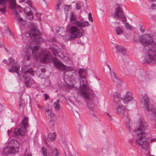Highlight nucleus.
<instances>
[{
  "label": "nucleus",
  "mask_w": 156,
  "mask_h": 156,
  "mask_svg": "<svg viewBox=\"0 0 156 156\" xmlns=\"http://www.w3.org/2000/svg\"><path fill=\"white\" fill-rule=\"evenodd\" d=\"M26 9L27 10H30V8L28 7H26ZM26 18L27 19L30 20H32L33 19V16L32 13L30 11L26 12Z\"/></svg>",
  "instance_id": "nucleus-26"
},
{
  "label": "nucleus",
  "mask_w": 156,
  "mask_h": 156,
  "mask_svg": "<svg viewBox=\"0 0 156 156\" xmlns=\"http://www.w3.org/2000/svg\"><path fill=\"white\" fill-rule=\"evenodd\" d=\"M141 105L143 107H145L147 110L149 112L152 111V108L150 107L148 97L147 95L144 94L143 98L140 100Z\"/></svg>",
  "instance_id": "nucleus-9"
},
{
  "label": "nucleus",
  "mask_w": 156,
  "mask_h": 156,
  "mask_svg": "<svg viewBox=\"0 0 156 156\" xmlns=\"http://www.w3.org/2000/svg\"><path fill=\"white\" fill-rule=\"evenodd\" d=\"M9 144L12 145V147H13L16 150V151H18V147L19 146V144L16 140L12 139L9 142Z\"/></svg>",
  "instance_id": "nucleus-24"
},
{
  "label": "nucleus",
  "mask_w": 156,
  "mask_h": 156,
  "mask_svg": "<svg viewBox=\"0 0 156 156\" xmlns=\"http://www.w3.org/2000/svg\"><path fill=\"white\" fill-rule=\"evenodd\" d=\"M63 7L65 9H66V10L68 11L69 10V7L68 6L66 5H63Z\"/></svg>",
  "instance_id": "nucleus-45"
},
{
  "label": "nucleus",
  "mask_w": 156,
  "mask_h": 156,
  "mask_svg": "<svg viewBox=\"0 0 156 156\" xmlns=\"http://www.w3.org/2000/svg\"><path fill=\"white\" fill-rule=\"evenodd\" d=\"M19 106L20 109L21 108L22 110H23V108L25 106V104L24 100H21L20 102Z\"/></svg>",
  "instance_id": "nucleus-35"
},
{
  "label": "nucleus",
  "mask_w": 156,
  "mask_h": 156,
  "mask_svg": "<svg viewBox=\"0 0 156 156\" xmlns=\"http://www.w3.org/2000/svg\"><path fill=\"white\" fill-rule=\"evenodd\" d=\"M37 107L39 108V109H40L41 108H42V106H41L39 104H37Z\"/></svg>",
  "instance_id": "nucleus-49"
},
{
  "label": "nucleus",
  "mask_w": 156,
  "mask_h": 156,
  "mask_svg": "<svg viewBox=\"0 0 156 156\" xmlns=\"http://www.w3.org/2000/svg\"><path fill=\"white\" fill-rule=\"evenodd\" d=\"M107 66H108V68H109V69L110 68V66L108 64H107Z\"/></svg>",
  "instance_id": "nucleus-56"
},
{
  "label": "nucleus",
  "mask_w": 156,
  "mask_h": 156,
  "mask_svg": "<svg viewBox=\"0 0 156 156\" xmlns=\"http://www.w3.org/2000/svg\"><path fill=\"white\" fill-rule=\"evenodd\" d=\"M139 40L141 43L144 46L145 49L147 51L145 60L148 63H151L156 60V43L151 38V36L146 34L139 37H135L134 41L137 42Z\"/></svg>",
  "instance_id": "nucleus-2"
},
{
  "label": "nucleus",
  "mask_w": 156,
  "mask_h": 156,
  "mask_svg": "<svg viewBox=\"0 0 156 156\" xmlns=\"http://www.w3.org/2000/svg\"><path fill=\"white\" fill-rule=\"evenodd\" d=\"M8 0H0V11L4 14L6 11L5 4Z\"/></svg>",
  "instance_id": "nucleus-19"
},
{
  "label": "nucleus",
  "mask_w": 156,
  "mask_h": 156,
  "mask_svg": "<svg viewBox=\"0 0 156 156\" xmlns=\"http://www.w3.org/2000/svg\"><path fill=\"white\" fill-rule=\"evenodd\" d=\"M140 30L142 32H144L145 31V27L143 26H141L140 28Z\"/></svg>",
  "instance_id": "nucleus-44"
},
{
  "label": "nucleus",
  "mask_w": 156,
  "mask_h": 156,
  "mask_svg": "<svg viewBox=\"0 0 156 156\" xmlns=\"http://www.w3.org/2000/svg\"><path fill=\"white\" fill-rule=\"evenodd\" d=\"M61 2L60 0H58L57 3L56 5L55 9L57 10H58L60 9L59 6L61 5Z\"/></svg>",
  "instance_id": "nucleus-38"
},
{
  "label": "nucleus",
  "mask_w": 156,
  "mask_h": 156,
  "mask_svg": "<svg viewBox=\"0 0 156 156\" xmlns=\"http://www.w3.org/2000/svg\"><path fill=\"white\" fill-rule=\"evenodd\" d=\"M55 139V137H45L44 139L46 144H47L48 142L52 141Z\"/></svg>",
  "instance_id": "nucleus-34"
},
{
  "label": "nucleus",
  "mask_w": 156,
  "mask_h": 156,
  "mask_svg": "<svg viewBox=\"0 0 156 156\" xmlns=\"http://www.w3.org/2000/svg\"><path fill=\"white\" fill-rule=\"evenodd\" d=\"M109 69L110 71V74L111 76V78L113 81L117 83L118 85L120 84L122 82L116 76L115 72L113 71H112L111 68H109Z\"/></svg>",
  "instance_id": "nucleus-15"
},
{
  "label": "nucleus",
  "mask_w": 156,
  "mask_h": 156,
  "mask_svg": "<svg viewBox=\"0 0 156 156\" xmlns=\"http://www.w3.org/2000/svg\"><path fill=\"white\" fill-rule=\"evenodd\" d=\"M115 48L116 50L119 52H121L123 55H126V50L125 48L121 45H117L116 46Z\"/></svg>",
  "instance_id": "nucleus-25"
},
{
  "label": "nucleus",
  "mask_w": 156,
  "mask_h": 156,
  "mask_svg": "<svg viewBox=\"0 0 156 156\" xmlns=\"http://www.w3.org/2000/svg\"><path fill=\"white\" fill-rule=\"evenodd\" d=\"M76 9H80L82 8L81 5V3L80 2H78L76 3Z\"/></svg>",
  "instance_id": "nucleus-39"
},
{
  "label": "nucleus",
  "mask_w": 156,
  "mask_h": 156,
  "mask_svg": "<svg viewBox=\"0 0 156 156\" xmlns=\"http://www.w3.org/2000/svg\"><path fill=\"white\" fill-rule=\"evenodd\" d=\"M56 135L55 132H54L53 133H48V136H56Z\"/></svg>",
  "instance_id": "nucleus-41"
},
{
  "label": "nucleus",
  "mask_w": 156,
  "mask_h": 156,
  "mask_svg": "<svg viewBox=\"0 0 156 156\" xmlns=\"http://www.w3.org/2000/svg\"><path fill=\"white\" fill-rule=\"evenodd\" d=\"M14 12L15 13L14 14L16 15L19 21L20 22L21 24L23 26L25 24V22L23 21V19L20 16L18 12L16 10H15Z\"/></svg>",
  "instance_id": "nucleus-28"
},
{
  "label": "nucleus",
  "mask_w": 156,
  "mask_h": 156,
  "mask_svg": "<svg viewBox=\"0 0 156 156\" xmlns=\"http://www.w3.org/2000/svg\"><path fill=\"white\" fill-rule=\"evenodd\" d=\"M28 117H24V119L22 122V125L23 126L24 128L26 130L27 128L29 126L28 123Z\"/></svg>",
  "instance_id": "nucleus-27"
},
{
  "label": "nucleus",
  "mask_w": 156,
  "mask_h": 156,
  "mask_svg": "<svg viewBox=\"0 0 156 156\" xmlns=\"http://www.w3.org/2000/svg\"><path fill=\"white\" fill-rule=\"evenodd\" d=\"M125 26L127 30H130L131 29V26L128 23H126L125 24Z\"/></svg>",
  "instance_id": "nucleus-40"
},
{
  "label": "nucleus",
  "mask_w": 156,
  "mask_h": 156,
  "mask_svg": "<svg viewBox=\"0 0 156 156\" xmlns=\"http://www.w3.org/2000/svg\"><path fill=\"white\" fill-rule=\"evenodd\" d=\"M55 150L56 151L55 156H60V154H59L57 152L58 150H57V149L56 148H55Z\"/></svg>",
  "instance_id": "nucleus-46"
},
{
  "label": "nucleus",
  "mask_w": 156,
  "mask_h": 156,
  "mask_svg": "<svg viewBox=\"0 0 156 156\" xmlns=\"http://www.w3.org/2000/svg\"><path fill=\"white\" fill-rule=\"evenodd\" d=\"M66 121V117H62L60 119L61 122L64 123Z\"/></svg>",
  "instance_id": "nucleus-43"
},
{
  "label": "nucleus",
  "mask_w": 156,
  "mask_h": 156,
  "mask_svg": "<svg viewBox=\"0 0 156 156\" xmlns=\"http://www.w3.org/2000/svg\"><path fill=\"white\" fill-rule=\"evenodd\" d=\"M13 147H6L3 150V152L4 153L6 154H10L11 153H15L17 151Z\"/></svg>",
  "instance_id": "nucleus-18"
},
{
  "label": "nucleus",
  "mask_w": 156,
  "mask_h": 156,
  "mask_svg": "<svg viewBox=\"0 0 156 156\" xmlns=\"http://www.w3.org/2000/svg\"><path fill=\"white\" fill-rule=\"evenodd\" d=\"M70 20L71 23L79 27L84 28L86 26L88 27L90 25L88 22L85 21L80 22L76 20V16L74 13H72L70 16Z\"/></svg>",
  "instance_id": "nucleus-6"
},
{
  "label": "nucleus",
  "mask_w": 156,
  "mask_h": 156,
  "mask_svg": "<svg viewBox=\"0 0 156 156\" xmlns=\"http://www.w3.org/2000/svg\"><path fill=\"white\" fill-rule=\"evenodd\" d=\"M154 114L156 116V111L154 112Z\"/></svg>",
  "instance_id": "nucleus-60"
},
{
  "label": "nucleus",
  "mask_w": 156,
  "mask_h": 156,
  "mask_svg": "<svg viewBox=\"0 0 156 156\" xmlns=\"http://www.w3.org/2000/svg\"><path fill=\"white\" fill-rule=\"evenodd\" d=\"M69 156H73V155H72L70 154V155H69Z\"/></svg>",
  "instance_id": "nucleus-63"
},
{
  "label": "nucleus",
  "mask_w": 156,
  "mask_h": 156,
  "mask_svg": "<svg viewBox=\"0 0 156 156\" xmlns=\"http://www.w3.org/2000/svg\"><path fill=\"white\" fill-rule=\"evenodd\" d=\"M41 71L44 72L45 71V69L44 68H42L41 69Z\"/></svg>",
  "instance_id": "nucleus-53"
},
{
  "label": "nucleus",
  "mask_w": 156,
  "mask_h": 156,
  "mask_svg": "<svg viewBox=\"0 0 156 156\" xmlns=\"http://www.w3.org/2000/svg\"><path fill=\"white\" fill-rule=\"evenodd\" d=\"M10 130H8V132L9 133V132H10Z\"/></svg>",
  "instance_id": "nucleus-64"
},
{
  "label": "nucleus",
  "mask_w": 156,
  "mask_h": 156,
  "mask_svg": "<svg viewBox=\"0 0 156 156\" xmlns=\"http://www.w3.org/2000/svg\"><path fill=\"white\" fill-rule=\"evenodd\" d=\"M10 3L11 4L12 6H13V8L15 9L16 6V2L15 0H9Z\"/></svg>",
  "instance_id": "nucleus-37"
},
{
  "label": "nucleus",
  "mask_w": 156,
  "mask_h": 156,
  "mask_svg": "<svg viewBox=\"0 0 156 156\" xmlns=\"http://www.w3.org/2000/svg\"><path fill=\"white\" fill-rule=\"evenodd\" d=\"M129 142H132V140H130V141H129Z\"/></svg>",
  "instance_id": "nucleus-62"
},
{
  "label": "nucleus",
  "mask_w": 156,
  "mask_h": 156,
  "mask_svg": "<svg viewBox=\"0 0 156 156\" xmlns=\"http://www.w3.org/2000/svg\"><path fill=\"white\" fill-rule=\"evenodd\" d=\"M54 64L56 68L62 70L69 71L70 70V67L66 66L58 61H54Z\"/></svg>",
  "instance_id": "nucleus-12"
},
{
  "label": "nucleus",
  "mask_w": 156,
  "mask_h": 156,
  "mask_svg": "<svg viewBox=\"0 0 156 156\" xmlns=\"http://www.w3.org/2000/svg\"><path fill=\"white\" fill-rule=\"evenodd\" d=\"M137 127L144 130L147 126V122L143 120H140L136 125Z\"/></svg>",
  "instance_id": "nucleus-20"
},
{
  "label": "nucleus",
  "mask_w": 156,
  "mask_h": 156,
  "mask_svg": "<svg viewBox=\"0 0 156 156\" xmlns=\"http://www.w3.org/2000/svg\"><path fill=\"white\" fill-rule=\"evenodd\" d=\"M41 149L42 152L44 156H53L52 153L47 154V150L45 148L42 147L41 148Z\"/></svg>",
  "instance_id": "nucleus-30"
},
{
  "label": "nucleus",
  "mask_w": 156,
  "mask_h": 156,
  "mask_svg": "<svg viewBox=\"0 0 156 156\" xmlns=\"http://www.w3.org/2000/svg\"><path fill=\"white\" fill-rule=\"evenodd\" d=\"M106 114H107V116H108V115H109V114L108 113H106Z\"/></svg>",
  "instance_id": "nucleus-59"
},
{
  "label": "nucleus",
  "mask_w": 156,
  "mask_h": 156,
  "mask_svg": "<svg viewBox=\"0 0 156 156\" xmlns=\"http://www.w3.org/2000/svg\"><path fill=\"white\" fill-rule=\"evenodd\" d=\"M113 102L115 103L119 102L121 101L120 94L118 92H115L113 94Z\"/></svg>",
  "instance_id": "nucleus-23"
},
{
  "label": "nucleus",
  "mask_w": 156,
  "mask_h": 156,
  "mask_svg": "<svg viewBox=\"0 0 156 156\" xmlns=\"http://www.w3.org/2000/svg\"><path fill=\"white\" fill-rule=\"evenodd\" d=\"M156 140V139H154V138L151 139V142H155Z\"/></svg>",
  "instance_id": "nucleus-50"
},
{
  "label": "nucleus",
  "mask_w": 156,
  "mask_h": 156,
  "mask_svg": "<svg viewBox=\"0 0 156 156\" xmlns=\"http://www.w3.org/2000/svg\"><path fill=\"white\" fill-rule=\"evenodd\" d=\"M4 29L5 30L4 32L5 34H6L7 35H10L11 34V32L10 31L8 27L6 26H4Z\"/></svg>",
  "instance_id": "nucleus-33"
},
{
  "label": "nucleus",
  "mask_w": 156,
  "mask_h": 156,
  "mask_svg": "<svg viewBox=\"0 0 156 156\" xmlns=\"http://www.w3.org/2000/svg\"><path fill=\"white\" fill-rule=\"evenodd\" d=\"M144 130L136 126L134 131V132L135 134L137 136H145L146 135Z\"/></svg>",
  "instance_id": "nucleus-16"
},
{
  "label": "nucleus",
  "mask_w": 156,
  "mask_h": 156,
  "mask_svg": "<svg viewBox=\"0 0 156 156\" xmlns=\"http://www.w3.org/2000/svg\"><path fill=\"white\" fill-rule=\"evenodd\" d=\"M3 63H6V64H7V63L6 62V60L5 59H4L3 61Z\"/></svg>",
  "instance_id": "nucleus-52"
},
{
  "label": "nucleus",
  "mask_w": 156,
  "mask_h": 156,
  "mask_svg": "<svg viewBox=\"0 0 156 156\" xmlns=\"http://www.w3.org/2000/svg\"><path fill=\"white\" fill-rule=\"evenodd\" d=\"M33 27L30 28L26 34V36L29 37L33 41H31L30 46H26L23 49V54L24 59L23 62L24 67L22 68L21 72L24 74L25 77V83L27 87H30L31 85L33 80L31 79L30 76L34 75V72L32 69L30 68L28 69L27 67L30 66L27 64L26 60L29 61L31 57V51H32V55L35 56L36 59H40L41 61L43 62H49L50 61L51 57L48 52L45 53L43 52L40 53L39 52V47L37 44L40 43L41 38L40 37V34L39 31L36 29L35 24H32Z\"/></svg>",
  "instance_id": "nucleus-1"
},
{
  "label": "nucleus",
  "mask_w": 156,
  "mask_h": 156,
  "mask_svg": "<svg viewBox=\"0 0 156 156\" xmlns=\"http://www.w3.org/2000/svg\"><path fill=\"white\" fill-rule=\"evenodd\" d=\"M45 115L46 118L48 119H51L50 121H53L56 119L54 114L51 112V111L49 109H46L45 110Z\"/></svg>",
  "instance_id": "nucleus-14"
},
{
  "label": "nucleus",
  "mask_w": 156,
  "mask_h": 156,
  "mask_svg": "<svg viewBox=\"0 0 156 156\" xmlns=\"http://www.w3.org/2000/svg\"><path fill=\"white\" fill-rule=\"evenodd\" d=\"M133 98L132 93L130 91H127L126 93L123 98H122V101L125 103H127L133 101Z\"/></svg>",
  "instance_id": "nucleus-13"
},
{
  "label": "nucleus",
  "mask_w": 156,
  "mask_h": 156,
  "mask_svg": "<svg viewBox=\"0 0 156 156\" xmlns=\"http://www.w3.org/2000/svg\"><path fill=\"white\" fill-rule=\"evenodd\" d=\"M155 5L153 3L151 5V8L152 9H154V8L155 6Z\"/></svg>",
  "instance_id": "nucleus-48"
},
{
  "label": "nucleus",
  "mask_w": 156,
  "mask_h": 156,
  "mask_svg": "<svg viewBox=\"0 0 156 156\" xmlns=\"http://www.w3.org/2000/svg\"><path fill=\"white\" fill-rule=\"evenodd\" d=\"M56 31L58 34L61 36H63L65 32V29L62 27H59L58 29Z\"/></svg>",
  "instance_id": "nucleus-31"
},
{
  "label": "nucleus",
  "mask_w": 156,
  "mask_h": 156,
  "mask_svg": "<svg viewBox=\"0 0 156 156\" xmlns=\"http://www.w3.org/2000/svg\"><path fill=\"white\" fill-rule=\"evenodd\" d=\"M44 96L45 100H46L48 99L49 96L47 94H44Z\"/></svg>",
  "instance_id": "nucleus-47"
},
{
  "label": "nucleus",
  "mask_w": 156,
  "mask_h": 156,
  "mask_svg": "<svg viewBox=\"0 0 156 156\" xmlns=\"http://www.w3.org/2000/svg\"><path fill=\"white\" fill-rule=\"evenodd\" d=\"M116 32L117 35H120L123 33V30L121 27H117L116 29Z\"/></svg>",
  "instance_id": "nucleus-32"
},
{
  "label": "nucleus",
  "mask_w": 156,
  "mask_h": 156,
  "mask_svg": "<svg viewBox=\"0 0 156 156\" xmlns=\"http://www.w3.org/2000/svg\"><path fill=\"white\" fill-rule=\"evenodd\" d=\"M72 26L69 29V32L71 34L69 36V39H74L76 38L80 37L84 34V30L82 28L78 29L77 27Z\"/></svg>",
  "instance_id": "nucleus-4"
},
{
  "label": "nucleus",
  "mask_w": 156,
  "mask_h": 156,
  "mask_svg": "<svg viewBox=\"0 0 156 156\" xmlns=\"http://www.w3.org/2000/svg\"><path fill=\"white\" fill-rule=\"evenodd\" d=\"M11 65V68L9 69V71L10 72H16L18 74L20 71V67L17 64L15 60L12 58H9L8 60L7 65Z\"/></svg>",
  "instance_id": "nucleus-8"
},
{
  "label": "nucleus",
  "mask_w": 156,
  "mask_h": 156,
  "mask_svg": "<svg viewBox=\"0 0 156 156\" xmlns=\"http://www.w3.org/2000/svg\"><path fill=\"white\" fill-rule=\"evenodd\" d=\"M88 19L91 22H93V19L92 17L91 14L90 12L88 14Z\"/></svg>",
  "instance_id": "nucleus-42"
},
{
  "label": "nucleus",
  "mask_w": 156,
  "mask_h": 156,
  "mask_svg": "<svg viewBox=\"0 0 156 156\" xmlns=\"http://www.w3.org/2000/svg\"><path fill=\"white\" fill-rule=\"evenodd\" d=\"M123 117L125 118L126 119V126L127 129H128L129 132H130L131 130V128L132 126V123L131 122V121L130 119L127 115H123Z\"/></svg>",
  "instance_id": "nucleus-22"
},
{
  "label": "nucleus",
  "mask_w": 156,
  "mask_h": 156,
  "mask_svg": "<svg viewBox=\"0 0 156 156\" xmlns=\"http://www.w3.org/2000/svg\"><path fill=\"white\" fill-rule=\"evenodd\" d=\"M80 79V88L78 92V94L83 98L85 97L88 90H90L86 76L87 73L84 69H80L79 71Z\"/></svg>",
  "instance_id": "nucleus-3"
},
{
  "label": "nucleus",
  "mask_w": 156,
  "mask_h": 156,
  "mask_svg": "<svg viewBox=\"0 0 156 156\" xmlns=\"http://www.w3.org/2000/svg\"><path fill=\"white\" fill-rule=\"evenodd\" d=\"M85 94V98L81 97L86 102L88 108L92 111H94V105L91 101L94 96L93 92L89 90H88L87 94Z\"/></svg>",
  "instance_id": "nucleus-5"
},
{
  "label": "nucleus",
  "mask_w": 156,
  "mask_h": 156,
  "mask_svg": "<svg viewBox=\"0 0 156 156\" xmlns=\"http://www.w3.org/2000/svg\"><path fill=\"white\" fill-rule=\"evenodd\" d=\"M13 133L15 136H25V134L24 131L18 128H16L14 129Z\"/></svg>",
  "instance_id": "nucleus-17"
},
{
  "label": "nucleus",
  "mask_w": 156,
  "mask_h": 156,
  "mask_svg": "<svg viewBox=\"0 0 156 156\" xmlns=\"http://www.w3.org/2000/svg\"><path fill=\"white\" fill-rule=\"evenodd\" d=\"M136 140L137 144L144 150H147L149 149V143L145 137H136Z\"/></svg>",
  "instance_id": "nucleus-7"
},
{
  "label": "nucleus",
  "mask_w": 156,
  "mask_h": 156,
  "mask_svg": "<svg viewBox=\"0 0 156 156\" xmlns=\"http://www.w3.org/2000/svg\"><path fill=\"white\" fill-rule=\"evenodd\" d=\"M60 101L58 100L55 101L54 103V107L55 110H59L60 109Z\"/></svg>",
  "instance_id": "nucleus-29"
},
{
  "label": "nucleus",
  "mask_w": 156,
  "mask_h": 156,
  "mask_svg": "<svg viewBox=\"0 0 156 156\" xmlns=\"http://www.w3.org/2000/svg\"><path fill=\"white\" fill-rule=\"evenodd\" d=\"M21 2H24L28 4L32 8H33L32 6V2H31L30 0H21Z\"/></svg>",
  "instance_id": "nucleus-36"
},
{
  "label": "nucleus",
  "mask_w": 156,
  "mask_h": 156,
  "mask_svg": "<svg viewBox=\"0 0 156 156\" xmlns=\"http://www.w3.org/2000/svg\"><path fill=\"white\" fill-rule=\"evenodd\" d=\"M52 39V41H55V38H53Z\"/></svg>",
  "instance_id": "nucleus-54"
},
{
  "label": "nucleus",
  "mask_w": 156,
  "mask_h": 156,
  "mask_svg": "<svg viewBox=\"0 0 156 156\" xmlns=\"http://www.w3.org/2000/svg\"><path fill=\"white\" fill-rule=\"evenodd\" d=\"M50 47L53 53L55 55L59 57L61 59L64 58V55L62 54H61V49L59 48L57 46L54 44L50 45Z\"/></svg>",
  "instance_id": "nucleus-11"
},
{
  "label": "nucleus",
  "mask_w": 156,
  "mask_h": 156,
  "mask_svg": "<svg viewBox=\"0 0 156 156\" xmlns=\"http://www.w3.org/2000/svg\"><path fill=\"white\" fill-rule=\"evenodd\" d=\"M108 118H109V119H110V120H112V118L111 117V116L109 114V115H108Z\"/></svg>",
  "instance_id": "nucleus-51"
},
{
  "label": "nucleus",
  "mask_w": 156,
  "mask_h": 156,
  "mask_svg": "<svg viewBox=\"0 0 156 156\" xmlns=\"http://www.w3.org/2000/svg\"><path fill=\"white\" fill-rule=\"evenodd\" d=\"M116 5L117 7L114 12V17L123 18L122 19V21L125 22L126 21V19L123 17L124 14L122 8L120 7V5L118 4Z\"/></svg>",
  "instance_id": "nucleus-10"
},
{
  "label": "nucleus",
  "mask_w": 156,
  "mask_h": 156,
  "mask_svg": "<svg viewBox=\"0 0 156 156\" xmlns=\"http://www.w3.org/2000/svg\"><path fill=\"white\" fill-rule=\"evenodd\" d=\"M117 112L119 114L123 115L126 112V107L122 105L119 106L117 108Z\"/></svg>",
  "instance_id": "nucleus-21"
},
{
  "label": "nucleus",
  "mask_w": 156,
  "mask_h": 156,
  "mask_svg": "<svg viewBox=\"0 0 156 156\" xmlns=\"http://www.w3.org/2000/svg\"><path fill=\"white\" fill-rule=\"evenodd\" d=\"M3 45L0 42V48H1L2 46Z\"/></svg>",
  "instance_id": "nucleus-55"
},
{
  "label": "nucleus",
  "mask_w": 156,
  "mask_h": 156,
  "mask_svg": "<svg viewBox=\"0 0 156 156\" xmlns=\"http://www.w3.org/2000/svg\"><path fill=\"white\" fill-rule=\"evenodd\" d=\"M27 156H31V154H28V155H27Z\"/></svg>",
  "instance_id": "nucleus-58"
},
{
  "label": "nucleus",
  "mask_w": 156,
  "mask_h": 156,
  "mask_svg": "<svg viewBox=\"0 0 156 156\" xmlns=\"http://www.w3.org/2000/svg\"><path fill=\"white\" fill-rule=\"evenodd\" d=\"M92 115L93 116H94V117H96V115L94 114H92Z\"/></svg>",
  "instance_id": "nucleus-57"
},
{
  "label": "nucleus",
  "mask_w": 156,
  "mask_h": 156,
  "mask_svg": "<svg viewBox=\"0 0 156 156\" xmlns=\"http://www.w3.org/2000/svg\"><path fill=\"white\" fill-rule=\"evenodd\" d=\"M149 1H153L154 0H148Z\"/></svg>",
  "instance_id": "nucleus-61"
}]
</instances>
